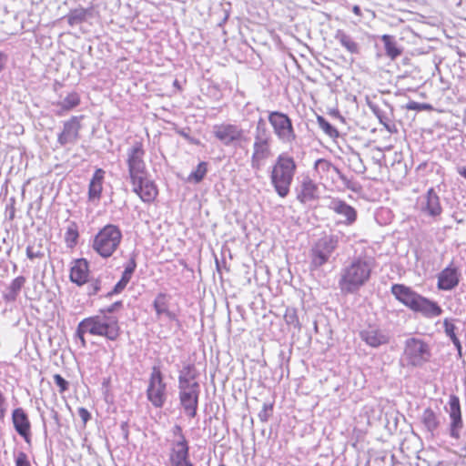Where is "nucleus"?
<instances>
[{"instance_id": "c85d7f7f", "label": "nucleus", "mask_w": 466, "mask_h": 466, "mask_svg": "<svg viewBox=\"0 0 466 466\" xmlns=\"http://www.w3.org/2000/svg\"><path fill=\"white\" fill-rule=\"evenodd\" d=\"M335 38L350 53H351V54L359 53V46H358V44L349 35H347L344 31L338 30L336 32Z\"/></svg>"}, {"instance_id": "6e6552de", "label": "nucleus", "mask_w": 466, "mask_h": 466, "mask_svg": "<svg viewBox=\"0 0 466 466\" xmlns=\"http://www.w3.org/2000/svg\"><path fill=\"white\" fill-rule=\"evenodd\" d=\"M147 398L153 407L160 409L167 400V384L164 381L163 374L157 366L152 368L147 389Z\"/></svg>"}, {"instance_id": "2f4dec72", "label": "nucleus", "mask_w": 466, "mask_h": 466, "mask_svg": "<svg viewBox=\"0 0 466 466\" xmlns=\"http://www.w3.org/2000/svg\"><path fill=\"white\" fill-rule=\"evenodd\" d=\"M172 433H173L175 439L171 442L170 451H174L175 449L177 450V444L185 446L186 448H189L188 442L182 432V428L179 425H175L173 427Z\"/></svg>"}, {"instance_id": "20e7f679", "label": "nucleus", "mask_w": 466, "mask_h": 466, "mask_svg": "<svg viewBox=\"0 0 466 466\" xmlns=\"http://www.w3.org/2000/svg\"><path fill=\"white\" fill-rule=\"evenodd\" d=\"M391 293L405 306L421 313L426 318L438 317L442 313L441 308L436 302L420 296L404 285L394 284L391 287Z\"/></svg>"}, {"instance_id": "473e14b6", "label": "nucleus", "mask_w": 466, "mask_h": 466, "mask_svg": "<svg viewBox=\"0 0 466 466\" xmlns=\"http://www.w3.org/2000/svg\"><path fill=\"white\" fill-rule=\"evenodd\" d=\"M78 237V227L76 223L70 221L66 227V231L65 234L66 242L68 244V246L73 247L76 244Z\"/></svg>"}, {"instance_id": "a211bd4d", "label": "nucleus", "mask_w": 466, "mask_h": 466, "mask_svg": "<svg viewBox=\"0 0 466 466\" xmlns=\"http://www.w3.org/2000/svg\"><path fill=\"white\" fill-rule=\"evenodd\" d=\"M133 186V191L137 194L144 202H150L157 195V189L155 184L148 179L147 175L141 176L139 181L130 180Z\"/></svg>"}, {"instance_id": "a19ab883", "label": "nucleus", "mask_w": 466, "mask_h": 466, "mask_svg": "<svg viewBox=\"0 0 466 466\" xmlns=\"http://www.w3.org/2000/svg\"><path fill=\"white\" fill-rule=\"evenodd\" d=\"M53 378L61 393L68 390V382L60 374H55Z\"/></svg>"}, {"instance_id": "09e8293b", "label": "nucleus", "mask_w": 466, "mask_h": 466, "mask_svg": "<svg viewBox=\"0 0 466 466\" xmlns=\"http://www.w3.org/2000/svg\"><path fill=\"white\" fill-rule=\"evenodd\" d=\"M128 282H129V280L121 278V279L115 285L113 292L118 293V292L122 291L126 288V286L127 285Z\"/></svg>"}, {"instance_id": "bb28decb", "label": "nucleus", "mask_w": 466, "mask_h": 466, "mask_svg": "<svg viewBox=\"0 0 466 466\" xmlns=\"http://www.w3.org/2000/svg\"><path fill=\"white\" fill-rule=\"evenodd\" d=\"M381 41L384 44L386 56L391 60H395L401 55L402 49L398 46L397 42L394 40V36L383 35L381 36Z\"/></svg>"}, {"instance_id": "7c9ffc66", "label": "nucleus", "mask_w": 466, "mask_h": 466, "mask_svg": "<svg viewBox=\"0 0 466 466\" xmlns=\"http://www.w3.org/2000/svg\"><path fill=\"white\" fill-rule=\"evenodd\" d=\"M443 327L445 334L451 339L452 343L454 344L455 348L458 350L459 355H461V344L455 333V325L452 323L451 319H445L443 320Z\"/></svg>"}, {"instance_id": "a878e982", "label": "nucleus", "mask_w": 466, "mask_h": 466, "mask_svg": "<svg viewBox=\"0 0 466 466\" xmlns=\"http://www.w3.org/2000/svg\"><path fill=\"white\" fill-rule=\"evenodd\" d=\"M168 300L169 297L167 294L159 293L153 302V307L158 318L161 315H165L170 320H174L176 319V315L168 309Z\"/></svg>"}, {"instance_id": "9b49d317", "label": "nucleus", "mask_w": 466, "mask_h": 466, "mask_svg": "<svg viewBox=\"0 0 466 466\" xmlns=\"http://www.w3.org/2000/svg\"><path fill=\"white\" fill-rule=\"evenodd\" d=\"M274 134L283 143L291 144L296 139V134L291 119L284 113L272 111L268 115Z\"/></svg>"}, {"instance_id": "dca6fc26", "label": "nucleus", "mask_w": 466, "mask_h": 466, "mask_svg": "<svg viewBox=\"0 0 466 466\" xmlns=\"http://www.w3.org/2000/svg\"><path fill=\"white\" fill-rule=\"evenodd\" d=\"M296 198L301 204H309L317 201L320 196L319 185L309 176H305L296 187Z\"/></svg>"}, {"instance_id": "79ce46f5", "label": "nucleus", "mask_w": 466, "mask_h": 466, "mask_svg": "<svg viewBox=\"0 0 466 466\" xmlns=\"http://www.w3.org/2000/svg\"><path fill=\"white\" fill-rule=\"evenodd\" d=\"M431 107V106L430 105H428V104H420V103H418V102H415V101H410L406 106L407 109H409V110H417V111H420V110H424V109H429Z\"/></svg>"}, {"instance_id": "5701e85b", "label": "nucleus", "mask_w": 466, "mask_h": 466, "mask_svg": "<svg viewBox=\"0 0 466 466\" xmlns=\"http://www.w3.org/2000/svg\"><path fill=\"white\" fill-rule=\"evenodd\" d=\"M88 277V263L85 258L76 259L70 269V280L78 286L85 284Z\"/></svg>"}, {"instance_id": "4c0bfd02", "label": "nucleus", "mask_w": 466, "mask_h": 466, "mask_svg": "<svg viewBox=\"0 0 466 466\" xmlns=\"http://www.w3.org/2000/svg\"><path fill=\"white\" fill-rule=\"evenodd\" d=\"M25 279L24 277L15 278L9 286V293L12 298H15L16 295L20 292L22 287L24 286Z\"/></svg>"}, {"instance_id": "4468645a", "label": "nucleus", "mask_w": 466, "mask_h": 466, "mask_svg": "<svg viewBox=\"0 0 466 466\" xmlns=\"http://www.w3.org/2000/svg\"><path fill=\"white\" fill-rule=\"evenodd\" d=\"M445 410L449 414L451 420L449 426L450 435L451 438L459 440L461 437V431L463 428V421L461 418L460 399L458 396H450Z\"/></svg>"}, {"instance_id": "13d9d810", "label": "nucleus", "mask_w": 466, "mask_h": 466, "mask_svg": "<svg viewBox=\"0 0 466 466\" xmlns=\"http://www.w3.org/2000/svg\"><path fill=\"white\" fill-rule=\"evenodd\" d=\"M3 260V250H2V248L0 247V263L2 262Z\"/></svg>"}, {"instance_id": "39448f33", "label": "nucleus", "mask_w": 466, "mask_h": 466, "mask_svg": "<svg viewBox=\"0 0 466 466\" xmlns=\"http://www.w3.org/2000/svg\"><path fill=\"white\" fill-rule=\"evenodd\" d=\"M273 137L266 120L259 117L256 124L250 167L255 171H260L267 160L272 156L271 144Z\"/></svg>"}, {"instance_id": "2eb2a0df", "label": "nucleus", "mask_w": 466, "mask_h": 466, "mask_svg": "<svg viewBox=\"0 0 466 466\" xmlns=\"http://www.w3.org/2000/svg\"><path fill=\"white\" fill-rule=\"evenodd\" d=\"M405 355L412 365L419 366L430 359L431 353L425 342L412 338L406 341Z\"/></svg>"}, {"instance_id": "58836bf2", "label": "nucleus", "mask_w": 466, "mask_h": 466, "mask_svg": "<svg viewBox=\"0 0 466 466\" xmlns=\"http://www.w3.org/2000/svg\"><path fill=\"white\" fill-rule=\"evenodd\" d=\"M273 405L270 403H264L261 410L258 412V416L260 421L267 422L269 417L272 415Z\"/></svg>"}, {"instance_id": "f704fd0d", "label": "nucleus", "mask_w": 466, "mask_h": 466, "mask_svg": "<svg viewBox=\"0 0 466 466\" xmlns=\"http://www.w3.org/2000/svg\"><path fill=\"white\" fill-rule=\"evenodd\" d=\"M319 127L327 134L329 137L336 138L339 137L338 130L329 123L323 116H319L317 118Z\"/></svg>"}, {"instance_id": "4d7b16f0", "label": "nucleus", "mask_w": 466, "mask_h": 466, "mask_svg": "<svg viewBox=\"0 0 466 466\" xmlns=\"http://www.w3.org/2000/svg\"><path fill=\"white\" fill-rule=\"evenodd\" d=\"M51 414H52V418L56 420V422L58 424L59 423V418H58V413L57 411H56L55 410H51Z\"/></svg>"}, {"instance_id": "e433bc0d", "label": "nucleus", "mask_w": 466, "mask_h": 466, "mask_svg": "<svg viewBox=\"0 0 466 466\" xmlns=\"http://www.w3.org/2000/svg\"><path fill=\"white\" fill-rule=\"evenodd\" d=\"M86 17V11L83 9H76L74 11H71L68 15V23L70 25H76L81 23L83 20H85Z\"/></svg>"}, {"instance_id": "8fccbe9b", "label": "nucleus", "mask_w": 466, "mask_h": 466, "mask_svg": "<svg viewBox=\"0 0 466 466\" xmlns=\"http://www.w3.org/2000/svg\"><path fill=\"white\" fill-rule=\"evenodd\" d=\"M122 303L120 301L113 303L111 306L107 307L106 309H101V314H108L112 313L115 310H116L119 307H121Z\"/></svg>"}, {"instance_id": "c756f323", "label": "nucleus", "mask_w": 466, "mask_h": 466, "mask_svg": "<svg viewBox=\"0 0 466 466\" xmlns=\"http://www.w3.org/2000/svg\"><path fill=\"white\" fill-rule=\"evenodd\" d=\"M315 170L320 175V177H328L331 173L339 172V168L331 164L327 159L319 158L315 162L314 165Z\"/></svg>"}, {"instance_id": "7ed1b4c3", "label": "nucleus", "mask_w": 466, "mask_h": 466, "mask_svg": "<svg viewBox=\"0 0 466 466\" xmlns=\"http://www.w3.org/2000/svg\"><path fill=\"white\" fill-rule=\"evenodd\" d=\"M297 170V164L292 157L287 153L279 154L269 172L270 183L280 198H286L290 191L294 176Z\"/></svg>"}, {"instance_id": "f8f14e48", "label": "nucleus", "mask_w": 466, "mask_h": 466, "mask_svg": "<svg viewBox=\"0 0 466 466\" xmlns=\"http://www.w3.org/2000/svg\"><path fill=\"white\" fill-rule=\"evenodd\" d=\"M337 246V236L329 235L320 238L311 249V265L319 268L325 264Z\"/></svg>"}, {"instance_id": "c9c22d12", "label": "nucleus", "mask_w": 466, "mask_h": 466, "mask_svg": "<svg viewBox=\"0 0 466 466\" xmlns=\"http://www.w3.org/2000/svg\"><path fill=\"white\" fill-rule=\"evenodd\" d=\"M207 171V163L200 162L198 165L196 170L190 174L189 178L193 179L196 183H199L206 176Z\"/></svg>"}, {"instance_id": "864d4df0", "label": "nucleus", "mask_w": 466, "mask_h": 466, "mask_svg": "<svg viewBox=\"0 0 466 466\" xmlns=\"http://www.w3.org/2000/svg\"><path fill=\"white\" fill-rule=\"evenodd\" d=\"M457 172L466 179V167L464 166H460V167H457Z\"/></svg>"}, {"instance_id": "bf43d9fd", "label": "nucleus", "mask_w": 466, "mask_h": 466, "mask_svg": "<svg viewBox=\"0 0 466 466\" xmlns=\"http://www.w3.org/2000/svg\"><path fill=\"white\" fill-rule=\"evenodd\" d=\"M219 466H226V465H224V464H221V465H219Z\"/></svg>"}, {"instance_id": "cd10ccee", "label": "nucleus", "mask_w": 466, "mask_h": 466, "mask_svg": "<svg viewBox=\"0 0 466 466\" xmlns=\"http://www.w3.org/2000/svg\"><path fill=\"white\" fill-rule=\"evenodd\" d=\"M421 422L428 431L433 433L440 425L438 416L431 409H426L421 414Z\"/></svg>"}, {"instance_id": "6ab92c4d", "label": "nucleus", "mask_w": 466, "mask_h": 466, "mask_svg": "<svg viewBox=\"0 0 466 466\" xmlns=\"http://www.w3.org/2000/svg\"><path fill=\"white\" fill-rule=\"evenodd\" d=\"M328 208L336 214L343 217L344 219L342 223L345 225H351L357 219V211L355 208L339 198H330Z\"/></svg>"}, {"instance_id": "603ef678", "label": "nucleus", "mask_w": 466, "mask_h": 466, "mask_svg": "<svg viewBox=\"0 0 466 466\" xmlns=\"http://www.w3.org/2000/svg\"><path fill=\"white\" fill-rule=\"evenodd\" d=\"M26 254H27V257L31 259L35 258H39L42 256V254L40 252H35L33 250L32 248L28 247L26 248Z\"/></svg>"}, {"instance_id": "0eeeda50", "label": "nucleus", "mask_w": 466, "mask_h": 466, "mask_svg": "<svg viewBox=\"0 0 466 466\" xmlns=\"http://www.w3.org/2000/svg\"><path fill=\"white\" fill-rule=\"evenodd\" d=\"M122 240L120 228L113 224H107L95 236L92 248L102 258L111 257L118 248Z\"/></svg>"}, {"instance_id": "de8ad7c7", "label": "nucleus", "mask_w": 466, "mask_h": 466, "mask_svg": "<svg viewBox=\"0 0 466 466\" xmlns=\"http://www.w3.org/2000/svg\"><path fill=\"white\" fill-rule=\"evenodd\" d=\"M339 179L343 182L344 186L351 190H354V187L352 186V182L339 169V172L336 173Z\"/></svg>"}, {"instance_id": "4be33fe9", "label": "nucleus", "mask_w": 466, "mask_h": 466, "mask_svg": "<svg viewBox=\"0 0 466 466\" xmlns=\"http://www.w3.org/2000/svg\"><path fill=\"white\" fill-rule=\"evenodd\" d=\"M360 336L363 341L373 348L386 344L389 341L388 336L383 331L374 327H369L361 330Z\"/></svg>"}, {"instance_id": "1a4fd4ad", "label": "nucleus", "mask_w": 466, "mask_h": 466, "mask_svg": "<svg viewBox=\"0 0 466 466\" xmlns=\"http://www.w3.org/2000/svg\"><path fill=\"white\" fill-rule=\"evenodd\" d=\"M145 150L141 142L136 141L127 150V165L130 180L139 181L141 176L147 175L144 161Z\"/></svg>"}, {"instance_id": "37998d69", "label": "nucleus", "mask_w": 466, "mask_h": 466, "mask_svg": "<svg viewBox=\"0 0 466 466\" xmlns=\"http://www.w3.org/2000/svg\"><path fill=\"white\" fill-rule=\"evenodd\" d=\"M15 466H31L27 455L20 451L15 458Z\"/></svg>"}, {"instance_id": "6e6d98bb", "label": "nucleus", "mask_w": 466, "mask_h": 466, "mask_svg": "<svg viewBox=\"0 0 466 466\" xmlns=\"http://www.w3.org/2000/svg\"><path fill=\"white\" fill-rule=\"evenodd\" d=\"M352 12H353L356 15H358V16H360V15H361V10H360V6H359V5H354V6L352 7Z\"/></svg>"}, {"instance_id": "9d476101", "label": "nucleus", "mask_w": 466, "mask_h": 466, "mask_svg": "<svg viewBox=\"0 0 466 466\" xmlns=\"http://www.w3.org/2000/svg\"><path fill=\"white\" fill-rule=\"evenodd\" d=\"M213 134L224 146H240L248 142L245 131L238 125L223 123L213 127Z\"/></svg>"}, {"instance_id": "f3484780", "label": "nucleus", "mask_w": 466, "mask_h": 466, "mask_svg": "<svg viewBox=\"0 0 466 466\" xmlns=\"http://www.w3.org/2000/svg\"><path fill=\"white\" fill-rule=\"evenodd\" d=\"M80 116H72L64 123L63 130L57 137V143L64 147L67 144H75L79 138V131L81 129Z\"/></svg>"}, {"instance_id": "aec40b11", "label": "nucleus", "mask_w": 466, "mask_h": 466, "mask_svg": "<svg viewBox=\"0 0 466 466\" xmlns=\"http://www.w3.org/2000/svg\"><path fill=\"white\" fill-rule=\"evenodd\" d=\"M12 421L16 432L24 438L25 442H30L31 423L27 414L22 408H16L12 413Z\"/></svg>"}, {"instance_id": "423d86ee", "label": "nucleus", "mask_w": 466, "mask_h": 466, "mask_svg": "<svg viewBox=\"0 0 466 466\" xmlns=\"http://www.w3.org/2000/svg\"><path fill=\"white\" fill-rule=\"evenodd\" d=\"M79 331L106 337L109 340H116L119 337L120 327L116 317L99 314L81 320L79 322Z\"/></svg>"}, {"instance_id": "a18cd8bd", "label": "nucleus", "mask_w": 466, "mask_h": 466, "mask_svg": "<svg viewBox=\"0 0 466 466\" xmlns=\"http://www.w3.org/2000/svg\"><path fill=\"white\" fill-rule=\"evenodd\" d=\"M100 284H101V282L98 279H96V280L92 281L88 285V287H87V289H88V290H87L88 295H95V294H96L100 290V289H101V285Z\"/></svg>"}, {"instance_id": "c03bdc74", "label": "nucleus", "mask_w": 466, "mask_h": 466, "mask_svg": "<svg viewBox=\"0 0 466 466\" xmlns=\"http://www.w3.org/2000/svg\"><path fill=\"white\" fill-rule=\"evenodd\" d=\"M6 410H7L6 400L4 396V394L2 393V391L0 390V420H3L5 419V414H6Z\"/></svg>"}, {"instance_id": "ea45409f", "label": "nucleus", "mask_w": 466, "mask_h": 466, "mask_svg": "<svg viewBox=\"0 0 466 466\" xmlns=\"http://www.w3.org/2000/svg\"><path fill=\"white\" fill-rule=\"evenodd\" d=\"M136 267H137V263H136L135 258L132 257L130 258V260L128 261V263L127 264V266L125 267V270L122 274V278L126 279L127 280H130V279L136 269Z\"/></svg>"}, {"instance_id": "72a5a7b5", "label": "nucleus", "mask_w": 466, "mask_h": 466, "mask_svg": "<svg viewBox=\"0 0 466 466\" xmlns=\"http://www.w3.org/2000/svg\"><path fill=\"white\" fill-rule=\"evenodd\" d=\"M80 103L79 96L76 93L68 94L65 99L58 103V106L64 111H69L77 106Z\"/></svg>"}, {"instance_id": "412c9836", "label": "nucleus", "mask_w": 466, "mask_h": 466, "mask_svg": "<svg viewBox=\"0 0 466 466\" xmlns=\"http://www.w3.org/2000/svg\"><path fill=\"white\" fill-rule=\"evenodd\" d=\"M459 280L457 268L447 267L438 275V288L441 290H451L459 284Z\"/></svg>"}, {"instance_id": "393cba45", "label": "nucleus", "mask_w": 466, "mask_h": 466, "mask_svg": "<svg viewBox=\"0 0 466 466\" xmlns=\"http://www.w3.org/2000/svg\"><path fill=\"white\" fill-rule=\"evenodd\" d=\"M105 171L101 168H97L89 183L88 198L91 201L98 200L101 197L103 189Z\"/></svg>"}, {"instance_id": "5fc2aeb1", "label": "nucleus", "mask_w": 466, "mask_h": 466, "mask_svg": "<svg viewBox=\"0 0 466 466\" xmlns=\"http://www.w3.org/2000/svg\"><path fill=\"white\" fill-rule=\"evenodd\" d=\"M6 61V56L4 53L0 52V71L4 68Z\"/></svg>"}, {"instance_id": "49530a36", "label": "nucleus", "mask_w": 466, "mask_h": 466, "mask_svg": "<svg viewBox=\"0 0 466 466\" xmlns=\"http://www.w3.org/2000/svg\"><path fill=\"white\" fill-rule=\"evenodd\" d=\"M78 416L81 418L84 425L90 420L91 415L86 408H79L77 410Z\"/></svg>"}, {"instance_id": "f257e3e1", "label": "nucleus", "mask_w": 466, "mask_h": 466, "mask_svg": "<svg viewBox=\"0 0 466 466\" xmlns=\"http://www.w3.org/2000/svg\"><path fill=\"white\" fill-rule=\"evenodd\" d=\"M373 269V261L368 258H356L340 271L339 287L344 294H353L369 280Z\"/></svg>"}, {"instance_id": "f03ea898", "label": "nucleus", "mask_w": 466, "mask_h": 466, "mask_svg": "<svg viewBox=\"0 0 466 466\" xmlns=\"http://www.w3.org/2000/svg\"><path fill=\"white\" fill-rule=\"evenodd\" d=\"M196 371L192 365H187L180 371L178 376L179 402L189 418H195L198 406L200 386L195 381Z\"/></svg>"}, {"instance_id": "3c124183", "label": "nucleus", "mask_w": 466, "mask_h": 466, "mask_svg": "<svg viewBox=\"0 0 466 466\" xmlns=\"http://www.w3.org/2000/svg\"><path fill=\"white\" fill-rule=\"evenodd\" d=\"M86 332H80L79 331V325L77 326V329H76V336L80 340V343L82 345V347H86V339L84 338V335L86 334Z\"/></svg>"}, {"instance_id": "b1692460", "label": "nucleus", "mask_w": 466, "mask_h": 466, "mask_svg": "<svg viewBox=\"0 0 466 466\" xmlns=\"http://www.w3.org/2000/svg\"><path fill=\"white\" fill-rule=\"evenodd\" d=\"M177 450L170 451L169 466H194L189 458V448L177 444Z\"/></svg>"}, {"instance_id": "ddd939ff", "label": "nucleus", "mask_w": 466, "mask_h": 466, "mask_svg": "<svg viewBox=\"0 0 466 466\" xmlns=\"http://www.w3.org/2000/svg\"><path fill=\"white\" fill-rule=\"evenodd\" d=\"M416 205L422 215L434 219L442 213L440 197L432 187L418 198Z\"/></svg>"}]
</instances>
